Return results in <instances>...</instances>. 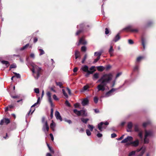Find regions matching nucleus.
Listing matches in <instances>:
<instances>
[{
  "instance_id": "nucleus-22",
  "label": "nucleus",
  "mask_w": 156,
  "mask_h": 156,
  "mask_svg": "<svg viewBox=\"0 0 156 156\" xmlns=\"http://www.w3.org/2000/svg\"><path fill=\"white\" fill-rule=\"evenodd\" d=\"M114 51V49L113 48V47L112 46H111L108 52L109 53L111 56H112L113 55V52Z\"/></svg>"
},
{
  "instance_id": "nucleus-61",
  "label": "nucleus",
  "mask_w": 156,
  "mask_h": 156,
  "mask_svg": "<svg viewBox=\"0 0 156 156\" xmlns=\"http://www.w3.org/2000/svg\"><path fill=\"white\" fill-rule=\"evenodd\" d=\"M30 57L34 58H35V55L34 53H31L30 54Z\"/></svg>"
},
{
  "instance_id": "nucleus-23",
  "label": "nucleus",
  "mask_w": 156,
  "mask_h": 156,
  "mask_svg": "<svg viewBox=\"0 0 156 156\" xmlns=\"http://www.w3.org/2000/svg\"><path fill=\"white\" fill-rule=\"evenodd\" d=\"M144 58L143 56H140L137 57L136 60V64H137V63L140 62Z\"/></svg>"
},
{
  "instance_id": "nucleus-37",
  "label": "nucleus",
  "mask_w": 156,
  "mask_h": 156,
  "mask_svg": "<svg viewBox=\"0 0 156 156\" xmlns=\"http://www.w3.org/2000/svg\"><path fill=\"white\" fill-rule=\"evenodd\" d=\"M29 46V44H27L24 46L23 47L21 48H20V50L21 51L27 48L28 46Z\"/></svg>"
},
{
  "instance_id": "nucleus-52",
  "label": "nucleus",
  "mask_w": 156,
  "mask_h": 156,
  "mask_svg": "<svg viewBox=\"0 0 156 156\" xmlns=\"http://www.w3.org/2000/svg\"><path fill=\"white\" fill-rule=\"evenodd\" d=\"M98 133L97 135V136L98 137L100 138L102 136V134L99 132L98 131Z\"/></svg>"
},
{
  "instance_id": "nucleus-11",
  "label": "nucleus",
  "mask_w": 156,
  "mask_h": 156,
  "mask_svg": "<svg viewBox=\"0 0 156 156\" xmlns=\"http://www.w3.org/2000/svg\"><path fill=\"white\" fill-rule=\"evenodd\" d=\"M133 26L132 25H130L127 26L124 28L123 29V30H129L131 32H133L136 33L138 31V30L137 29H133L132 28L133 27Z\"/></svg>"
},
{
  "instance_id": "nucleus-64",
  "label": "nucleus",
  "mask_w": 156,
  "mask_h": 156,
  "mask_svg": "<svg viewBox=\"0 0 156 156\" xmlns=\"http://www.w3.org/2000/svg\"><path fill=\"white\" fill-rule=\"evenodd\" d=\"M50 136L51 138V139L52 141H53L54 140V137L53 136V134L52 133H50Z\"/></svg>"
},
{
  "instance_id": "nucleus-40",
  "label": "nucleus",
  "mask_w": 156,
  "mask_h": 156,
  "mask_svg": "<svg viewBox=\"0 0 156 156\" xmlns=\"http://www.w3.org/2000/svg\"><path fill=\"white\" fill-rule=\"evenodd\" d=\"M4 122L6 124H8L10 122V121L9 119L5 118L4 119Z\"/></svg>"
},
{
  "instance_id": "nucleus-34",
  "label": "nucleus",
  "mask_w": 156,
  "mask_h": 156,
  "mask_svg": "<svg viewBox=\"0 0 156 156\" xmlns=\"http://www.w3.org/2000/svg\"><path fill=\"white\" fill-rule=\"evenodd\" d=\"M133 126V124L131 122H129L128 123L127 127L128 129H131Z\"/></svg>"
},
{
  "instance_id": "nucleus-27",
  "label": "nucleus",
  "mask_w": 156,
  "mask_h": 156,
  "mask_svg": "<svg viewBox=\"0 0 156 156\" xmlns=\"http://www.w3.org/2000/svg\"><path fill=\"white\" fill-rule=\"evenodd\" d=\"M75 55L76 59H77L80 56V52L77 50H76L75 52Z\"/></svg>"
},
{
  "instance_id": "nucleus-56",
  "label": "nucleus",
  "mask_w": 156,
  "mask_h": 156,
  "mask_svg": "<svg viewBox=\"0 0 156 156\" xmlns=\"http://www.w3.org/2000/svg\"><path fill=\"white\" fill-rule=\"evenodd\" d=\"M53 109L52 108H51V114H50V117L51 119L53 117Z\"/></svg>"
},
{
  "instance_id": "nucleus-2",
  "label": "nucleus",
  "mask_w": 156,
  "mask_h": 156,
  "mask_svg": "<svg viewBox=\"0 0 156 156\" xmlns=\"http://www.w3.org/2000/svg\"><path fill=\"white\" fill-rule=\"evenodd\" d=\"M31 65L32 67L31 70L32 72L33 75L35 79H37L41 74V69L34 63H31Z\"/></svg>"
},
{
  "instance_id": "nucleus-31",
  "label": "nucleus",
  "mask_w": 156,
  "mask_h": 156,
  "mask_svg": "<svg viewBox=\"0 0 156 156\" xmlns=\"http://www.w3.org/2000/svg\"><path fill=\"white\" fill-rule=\"evenodd\" d=\"M80 120L86 124L87 121L89 120V119L88 118L85 119L83 118H81L80 119Z\"/></svg>"
},
{
  "instance_id": "nucleus-24",
  "label": "nucleus",
  "mask_w": 156,
  "mask_h": 156,
  "mask_svg": "<svg viewBox=\"0 0 156 156\" xmlns=\"http://www.w3.org/2000/svg\"><path fill=\"white\" fill-rule=\"evenodd\" d=\"M99 74L98 73H94L93 77V79L94 80H95L98 79L99 78Z\"/></svg>"
},
{
  "instance_id": "nucleus-35",
  "label": "nucleus",
  "mask_w": 156,
  "mask_h": 156,
  "mask_svg": "<svg viewBox=\"0 0 156 156\" xmlns=\"http://www.w3.org/2000/svg\"><path fill=\"white\" fill-rule=\"evenodd\" d=\"M88 88H89V86L87 85L84 86L81 92H83L87 90Z\"/></svg>"
},
{
  "instance_id": "nucleus-57",
  "label": "nucleus",
  "mask_w": 156,
  "mask_h": 156,
  "mask_svg": "<svg viewBox=\"0 0 156 156\" xmlns=\"http://www.w3.org/2000/svg\"><path fill=\"white\" fill-rule=\"evenodd\" d=\"M74 106L75 108H79L80 106V104L78 103H76L74 105Z\"/></svg>"
},
{
  "instance_id": "nucleus-60",
  "label": "nucleus",
  "mask_w": 156,
  "mask_h": 156,
  "mask_svg": "<svg viewBox=\"0 0 156 156\" xmlns=\"http://www.w3.org/2000/svg\"><path fill=\"white\" fill-rule=\"evenodd\" d=\"M111 66L110 65H108L106 67V70H108L110 68H111Z\"/></svg>"
},
{
  "instance_id": "nucleus-25",
  "label": "nucleus",
  "mask_w": 156,
  "mask_h": 156,
  "mask_svg": "<svg viewBox=\"0 0 156 156\" xmlns=\"http://www.w3.org/2000/svg\"><path fill=\"white\" fill-rule=\"evenodd\" d=\"M142 44L143 46V48L144 50L145 49V43L146 42V41L145 39L143 37H142L141 38Z\"/></svg>"
},
{
  "instance_id": "nucleus-28",
  "label": "nucleus",
  "mask_w": 156,
  "mask_h": 156,
  "mask_svg": "<svg viewBox=\"0 0 156 156\" xmlns=\"http://www.w3.org/2000/svg\"><path fill=\"white\" fill-rule=\"evenodd\" d=\"M38 49L40 52L39 55L41 56L44 54L45 53L43 49L40 48V47H38Z\"/></svg>"
},
{
  "instance_id": "nucleus-50",
  "label": "nucleus",
  "mask_w": 156,
  "mask_h": 156,
  "mask_svg": "<svg viewBox=\"0 0 156 156\" xmlns=\"http://www.w3.org/2000/svg\"><path fill=\"white\" fill-rule=\"evenodd\" d=\"M65 104L68 107H70L71 106L70 104L67 100L65 102Z\"/></svg>"
},
{
  "instance_id": "nucleus-14",
  "label": "nucleus",
  "mask_w": 156,
  "mask_h": 156,
  "mask_svg": "<svg viewBox=\"0 0 156 156\" xmlns=\"http://www.w3.org/2000/svg\"><path fill=\"white\" fill-rule=\"evenodd\" d=\"M133 139V138L131 136H128L126 138L122 140L121 141V143H127L128 142H130L131 141H132Z\"/></svg>"
},
{
  "instance_id": "nucleus-10",
  "label": "nucleus",
  "mask_w": 156,
  "mask_h": 156,
  "mask_svg": "<svg viewBox=\"0 0 156 156\" xmlns=\"http://www.w3.org/2000/svg\"><path fill=\"white\" fill-rule=\"evenodd\" d=\"M85 26V24L84 23L80 24L79 25H78L77 27L78 29H79L76 34V35H77L82 33L83 30V28Z\"/></svg>"
},
{
  "instance_id": "nucleus-15",
  "label": "nucleus",
  "mask_w": 156,
  "mask_h": 156,
  "mask_svg": "<svg viewBox=\"0 0 156 156\" xmlns=\"http://www.w3.org/2000/svg\"><path fill=\"white\" fill-rule=\"evenodd\" d=\"M47 95L48 98V100L51 106L52 107L53 106V104L51 98V93L49 91L47 93Z\"/></svg>"
},
{
  "instance_id": "nucleus-55",
  "label": "nucleus",
  "mask_w": 156,
  "mask_h": 156,
  "mask_svg": "<svg viewBox=\"0 0 156 156\" xmlns=\"http://www.w3.org/2000/svg\"><path fill=\"white\" fill-rule=\"evenodd\" d=\"M116 79H115L114 80H113V81H112V85L111 86V87H113L114 86L115 84V83L116 82Z\"/></svg>"
},
{
  "instance_id": "nucleus-38",
  "label": "nucleus",
  "mask_w": 156,
  "mask_h": 156,
  "mask_svg": "<svg viewBox=\"0 0 156 156\" xmlns=\"http://www.w3.org/2000/svg\"><path fill=\"white\" fill-rule=\"evenodd\" d=\"M88 128L89 129L90 131H92L94 128L93 126L92 125L89 124L87 126Z\"/></svg>"
},
{
  "instance_id": "nucleus-43",
  "label": "nucleus",
  "mask_w": 156,
  "mask_h": 156,
  "mask_svg": "<svg viewBox=\"0 0 156 156\" xmlns=\"http://www.w3.org/2000/svg\"><path fill=\"white\" fill-rule=\"evenodd\" d=\"M81 50L83 51H85L86 50V47L85 46H83L81 48Z\"/></svg>"
},
{
  "instance_id": "nucleus-1",
  "label": "nucleus",
  "mask_w": 156,
  "mask_h": 156,
  "mask_svg": "<svg viewBox=\"0 0 156 156\" xmlns=\"http://www.w3.org/2000/svg\"><path fill=\"white\" fill-rule=\"evenodd\" d=\"M112 77L113 75L111 73L103 74L97 82V83H101L97 87L98 91H104L105 86L108 83H110L112 79Z\"/></svg>"
},
{
  "instance_id": "nucleus-62",
  "label": "nucleus",
  "mask_w": 156,
  "mask_h": 156,
  "mask_svg": "<svg viewBox=\"0 0 156 156\" xmlns=\"http://www.w3.org/2000/svg\"><path fill=\"white\" fill-rule=\"evenodd\" d=\"M95 68V66H91L90 68V71H94H94H95V70H94V69Z\"/></svg>"
},
{
  "instance_id": "nucleus-51",
  "label": "nucleus",
  "mask_w": 156,
  "mask_h": 156,
  "mask_svg": "<svg viewBox=\"0 0 156 156\" xmlns=\"http://www.w3.org/2000/svg\"><path fill=\"white\" fill-rule=\"evenodd\" d=\"M128 43L129 44H132L134 43L133 41L131 39H129L128 41Z\"/></svg>"
},
{
  "instance_id": "nucleus-47",
  "label": "nucleus",
  "mask_w": 156,
  "mask_h": 156,
  "mask_svg": "<svg viewBox=\"0 0 156 156\" xmlns=\"http://www.w3.org/2000/svg\"><path fill=\"white\" fill-rule=\"evenodd\" d=\"M56 83L57 86H59L60 87H61L62 83L61 82H56Z\"/></svg>"
},
{
  "instance_id": "nucleus-4",
  "label": "nucleus",
  "mask_w": 156,
  "mask_h": 156,
  "mask_svg": "<svg viewBox=\"0 0 156 156\" xmlns=\"http://www.w3.org/2000/svg\"><path fill=\"white\" fill-rule=\"evenodd\" d=\"M145 147H143L140 149H137L136 151H131L129 153L128 156H132L134 155L136 151L140 153V154H139L137 155V156H142L145 152Z\"/></svg>"
},
{
  "instance_id": "nucleus-16",
  "label": "nucleus",
  "mask_w": 156,
  "mask_h": 156,
  "mask_svg": "<svg viewBox=\"0 0 156 156\" xmlns=\"http://www.w3.org/2000/svg\"><path fill=\"white\" fill-rule=\"evenodd\" d=\"M139 140L138 139H136L135 141H131L129 143V144L131 145L132 146L136 147L139 144Z\"/></svg>"
},
{
  "instance_id": "nucleus-33",
  "label": "nucleus",
  "mask_w": 156,
  "mask_h": 156,
  "mask_svg": "<svg viewBox=\"0 0 156 156\" xmlns=\"http://www.w3.org/2000/svg\"><path fill=\"white\" fill-rule=\"evenodd\" d=\"M151 123V122L150 121H147L146 122H144L143 124V126L144 127H146L147 126L149 125Z\"/></svg>"
},
{
  "instance_id": "nucleus-59",
  "label": "nucleus",
  "mask_w": 156,
  "mask_h": 156,
  "mask_svg": "<svg viewBox=\"0 0 156 156\" xmlns=\"http://www.w3.org/2000/svg\"><path fill=\"white\" fill-rule=\"evenodd\" d=\"M116 134L115 133H113L111 134V137L112 138H115L116 137Z\"/></svg>"
},
{
  "instance_id": "nucleus-29",
  "label": "nucleus",
  "mask_w": 156,
  "mask_h": 156,
  "mask_svg": "<svg viewBox=\"0 0 156 156\" xmlns=\"http://www.w3.org/2000/svg\"><path fill=\"white\" fill-rule=\"evenodd\" d=\"M139 69V66L137 64H136L135 66L133 69V71L134 72L138 71Z\"/></svg>"
},
{
  "instance_id": "nucleus-63",
  "label": "nucleus",
  "mask_w": 156,
  "mask_h": 156,
  "mask_svg": "<svg viewBox=\"0 0 156 156\" xmlns=\"http://www.w3.org/2000/svg\"><path fill=\"white\" fill-rule=\"evenodd\" d=\"M124 136V135H123L121 137H120V138L117 139V140H122V139L123 138Z\"/></svg>"
},
{
  "instance_id": "nucleus-44",
  "label": "nucleus",
  "mask_w": 156,
  "mask_h": 156,
  "mask_svg": "<svg viewBox=\"0 0 156 156\" xmlns=\"http://www.w3.org/2000/svg\"><path fill=\"white\" fill-rule=\"evenodd\" d=\"M64 120L65 122H68L69 124H70L72 123V121L70 120H68L66 119H64Z\"/></svg>"
},
{
  "instance_id": "nucleus-36",
  "label": "nucleus",
  "mask_w": 156,
  "mask_h": 156,
  "mask_svg": "<svg viewBox=\"0 0 156 156\" xmlns=\"http://www.w3.org/2000/svg\"><path fill=\"white\" fill-rule=\"evenodd\" d=\"M13 73L15 75V77H16L17 78H20L21 77V76L19 73L15 72H13Z\"/></svg>"
},
{
  "instance_id": "nucleus-46",
  "label": "nucleus",
  "mask_w": 156,
  "mask_h": 156,
  "mask_svg": "<svg viewBox=\"0 0 156 156\" xmlns=\"http://www.w3.org/2000/svg\"><path fill=\"white\" fill-rule=\"evenodd\" d=\"M10 68H15L16 67V66L15 64H13L10 66Z\"/></svg>"
},
{
  "instance_id": "nucleus-17",
  "label": "nucleus",
  "mask_w": 156,
  "mask_h": 156,
  "mask_svg": "<svg viewBox=\"0 0 156 156\" xmlns=\"http://www.w3.org/2000/svg\"><path fill=\"white\" fill-rule=\"evenodd\" d=\"M89 102V100L87 98H85L82 100V105L83 106H85L87 105Z\"/></svg>"
},
{
  "instance_id": "nucleus-41",
  "label": "nucleus",
  "mask_w": 156,
  "mask_h": 156,
  "mask_svg": "<svg viewBox=\"0 0 156 156\" xmlns=\"http://www.w3.org/2000/svg\"><path fill=\"white\" fill-rule=\"evenodd\" d=\"M86 133L87 136H90L91 134V133L90 130L88 129H87L86 130Z\"/></svg>"
},
{
  "instance_id": "nucleus-12",
  "label": "nucleus",
  "mask_w": 156,
  "mask_h": 156,
  "mask_svg": "<svg viewBox=\"0 0 156 156\" xmlns=\"http://www.w3.org/2000/svg\"><path fill=\"white\" fill-rule=\"evenodd\" d=\"M38 104L37 103H35V104H34L33 105H32L31 107V108L29 111V112H28V113L26 115V118L27 119V118L30 113L31 112V114H32L34 112V111L35 110V108H32L35 106H36Z\"/></svg>"
},
{
  "instance_id": "nucleus-39",
  "label": "nucleus",
  "mask_w": 156,
  "mask_h": 156,
  "mask_svg": "<svg viewBox=\"0 0 156 156\" xmlns=\"http://www.w3.org/2000/svg\"><path fill=\"white\" fill-rule=\"evenodd\" d=\"M62 91L64 96H65L67 98L68 97V96L65 90L64 89H63L62 90Z\"/></svg>"
},
{
  "instance_id": "nucleus-13",
  "label": "nucleus",
  "mask_w": 156,
  "mask_h": 156,
  "mask_svg": "<svg viewBox=\"0 0 156 156\" xmlns=\"http://www.w3.org/2000/svg\"><path fill=\"white\" fill-rule=\"evenodd\" d=\"M49 129V127L47 122L45 121L43 125L42 130L45 133H46L48 132Z\"/></svg>"
},
{
  "instance_id": "nucleus-45",
  "label": "nucleus",
  "mask_w": 156,
  "mask_h": 156,
  "mask_svg": "<svg viewBox=\"0 0 156 156\" xmlns=\"http://www.w3.org/2000/svg\"><path fill=\"white\" fill-rule=\"evenodd\" d=\"M128 82V80H125L124 82V83H123V84L122 85L120 86L118 88H117L118 90L119 89H120V88H121V87H122L123 86H124L125 85V84H126Z\"/></svg>"
},
{
  "instance_id": "nucleus-21",
  "label": "nucleus",
  "mask_w": 156,
  "mask_h": 156,
  "mask_svg": "<svg viewBox=\"0 0 156 156\" xmlns=\"http://www.w3.org/2000/svg\"><path fill=\"white\" fill-rule=\"evenodd\" d=\"M119 33H118L117 35H116L113 38L112 41H114L115 42H116L119 39H120L121 37L119 36Z\"/></svg>"
},
{
  "instance_id": "nucleus-26",
  "label": "nucleus",
  "mask_w": 156,
  "mask_h": 156,
  "mask_svg": "<svg viewBox=\"0 0 156 156\" xmlns=\"http://www.w3.org/2000/svg\"><path fill=\"white\" fill-rule=\"evenodd\" d=\"M55 126V124L54 123L53 121L52 120V121L51 123L50 127L51 128L52 130L53 131L55 130L54 128Z\"/></svg>"
},
{
  "instance_id": "nucleus-7",
  "label": "nucleus",
  "mask_w": 156,
  "mask_h": 156,
  "mask_svg": "<svg viewBox=\"0 0 156 156\" xmlns=\"http://www.w3.org/2000/svg\"><path fill=\"white\" fill-rule=\"evenodd\" d=\"M134 130L135 131L138 133V136L140 139L143 140V130L141 128H140L137 125H135L134 126Z\"/></svg>"
},
{
  "instance_id": "nucleus-3",
  "label": "nucleus",
  "mask_w": 156,
  "mask_h": 156,
  "mask_svg": "<svg viewBox=\"0 0 156 156\" xmlns=\"http://www.w3.org/2000/svg\"><path fill=\"white\" fill-rule=\"evenodd\" d=\"M154 136V132L151 130H145V135L144 138V143L147 144L149 141L148 138H151Z\"/></svg>"
},
{
  "instance_id": "nucleus-48",
  "label": "nucleus",
  "mask_w": 156,
  "mask_h": 156,
  "mask_svg": "<svg viewBox=\"0 0 156 156\" xmlns=\"http://www.w3.org/2000/svg\"><path fill=\"white\" fill-rule=\"evenodd\" d=\"M94 101L95 103L96 104L98 103V98L97 97H95L94 98Z\"/></svg>"
},
{
  "instance_id": "nucleus-54",
  "label": "nucleus",
  "mask_w": 156,
  "mask_h": 156,
  "mask_svg": "<svg viewBox=\"0 0 156 156\" xmlns=\"http://www.w3.org/2000/svg\"><path fill=\"white\" fill-rule=\"evenodd\" d=\"M53 98L54 100H58V98L57 97V96L55 94H54L53 96Z\"/></svg>"
},
{
  "instance_id": "nucleus-18",
  "label": "nucleus",
  "mask_w": 156,
  "mask_h": 156,
  "mask_svg": "<svg viewBox=\"0 0 156 156\" xmlns=\"http://www.w3.org/2000/svg\"><path fill=\"white\" fill-rule=\"evenodd\" d=\"M1 62L3 65H5L4 68H8L10 65V63L8 61L3 60L1 61Z\"/></svg>"
},
{
  "instance_id": "nucleus-32",
  "label": "nucleus",
  "mask_w": 156,
  "mask_h": 156,
  "mask_svg": "<svg viewBox=\"0 0 156 156\" xmlns=\"http://www.w3.org/2000/svg\"><path fill=\"white\" fill-rule=\"evenodd\" d=\"M102 52H95L94 54V55L95 56H98L100 58V56L101 55Z\"/></svg>"
},
{
  "instance_id": "nucleus-53",
  "label": "nucleus",
  "mask_w": 156,
  "mask_h": 156,
  "mask_svg": "<svg viewBox=\"0 0 156 156\" xmlns=\"http://www.w3.org/2000/svg\"><path fill=\"white\" fill-rule=\"evenodd\" d=\"M100 59V58H99V57H97V58L96 59H95L94 61L93 62V63H95L97 62Z\"/></svg>"
},
{
  "instance_id": "nucleus-6",
  "label": "nucleus",
  "mask_w": 156,
  "mask_h": 156,
  "mask_svg": "<svg viewBox=\"0 0 156 156\" xmlns=\"http://www.w3.org/2000/svg\"><path fill=\"white\" fill-rule=\"evenodd\" d=\"M73 112L74 113L79 116L82 115L83 116H87V113L86 110H81L80 111H78L76 109H74Z\"/></svg>"
},
{
  "instance_id": "nucleus-49",
  "label": "nucleus",
  "mask_w": 156,
  "mask_h": 156,
  "mask_svg": "<svg viewBox=\"0 0 156 156\" xmlns=\"http://www.w3.org/2000/svg\"><path fill=\"white\" fill-rule=\"evenodd\" d=\"M34 91L35 93L38 94L39 93V89L38 88H35L34 89Z\"/></svg>"
},
{
  "instance_id": "nucleus-5",
  "label": "nucleus",
  "mask_w": 156,
  "mask_h": 156,
  "mask_svg": "<svg viewBox=\"0 0 156 156\" xmlns=\"http://www.w3.org/2000/svg\"><path fill=\"white\" fill-rule=\"evenodd\" d=\"M81 70L84 72H86L87 73L85 75L86 77H88L91 74H92L94 71H90L89 70V67L87 65H84L82 66L80 69Z\"/></svg>"
},
{
  "instance_id": "nucleus-8",
  "label": "nucleus",
  "mask_w": 156,
  "mask_h": 156,
  "mask_svg": "<svg viewBox=\"0 0 156 156\" xmlns=\"http://www.w3.org/2000/svg\"><path fill=\"white\" fill-rule=\"evenodd\" d=\"M109 124L108 122L106 121L105 122H101L98 124V128L100 131H102L103 129H106V126L108 125Z\"/></svg>"
},
{
  "instance_id": "nucleus-9",
  "label": "nucleus",
  "mask_w": 156,
  "mask_h": 156,
  "mask_svg": "<svg viewBox=\"0 0 156 156\" xmlns=\"http://www.w3.org/2000/svg\"><path fill=\"white\" fill-rule=\"evenodd\" d=\"M118 90V89L112 88L110 90L106 92L104 95L101 96V98H107L113 94V92Z\"/></svg>"
},
{
  "instance_id": "nucleus-30",
  "label": "nucleus",
  "mask_w": 156,
  "mask_h": 156,
  "mask_svg": "<svg viewBox=\"0 0 156 156\" xmlns=\"http://www.w3.org/2000/svg\"><path fill=\"white\" fill-rule=\"evenodd\" d=\"M97 68L98 70L100 71H102L105 69V67L102 66H98L97 67Z\"/></svg>"
},
{
  "instance_id": "nucleus-20",
  "label": "nucleus",
  "mask_w": 156,
  "mask_h": 156,
  "mask_svg": "<svg viewBox=\"0 0 156 156\" xmlns=\"http://www.w3.org/2000/svg\"><path fill=\"white\" fill-rule=\"evenodd\" d=\"M55 115L57 119L59 120L60 121H62V119L58 111H56L55 112Z\"/></svg>"
},
{
  "instance_id": "nucleus-58",
  "label": "nucleus",
  "mask_w": 156,
  "mask_h": 156,
  "mask_svg": "<svg viewBox=\"0 0 156 156\" xmlns=\"http://www.w3.org/2000/svg\"><path fill=\"white\" fill-rule=\"evenodd\" d=\"M109 33V30L107 28H106L105 29V34H107Z\"/></svg>"
},
{
  "instance_id": "nucleus-19",
  "label": "nucleus",
  "mask_w": 156,
  "mask_h": 156,
  "mask_svg": "<svg viewBox=\"0 0 156 156\" xmlns=\"http://www.w3.org/2000/svg\"><path fill=\"white\" fill-rule=\"evenodd\" d=\"M87 43V41L84 39L83 37H82L79 40V42L77 44V45H79L80 44H86Z\"/></svg>"
},
{
  "instance_id": "nucleus-42",
  "label": "nucleus",
  "mask_w": 156,
  "mask_h": 156,
  "mask_svg": "<svg viewBox=\"0 0 156 156\" xmlns=\"http://www.w3.org/2000/svg\"><path fill=\"white\" fill-rule=\"evenodd\" d=\"M122 74V72H119V73H117V74L116 75L115 79L116 80L117 79V78L120 75H121Z\"/></svg>"
}]
</instances>
